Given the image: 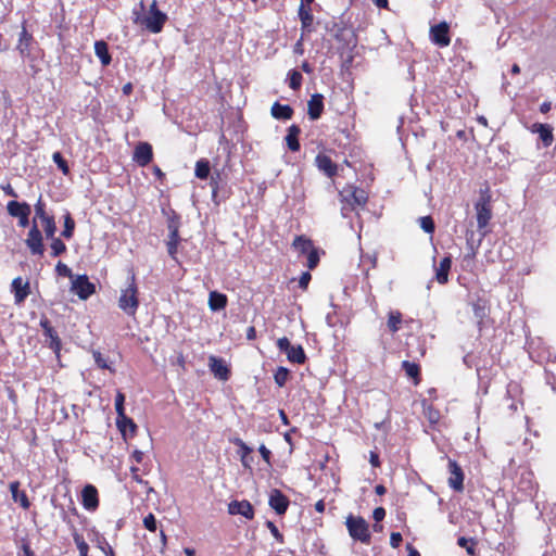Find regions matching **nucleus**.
<instances>
[{"instance_id": "obj_7", "label": "nucleus", "mask_w": 556, "mask_h": 556, "mask_svg": "<svg viewBox=\"0 0 556 556\" xmlns=\"http://www.w3.org/2000/svg\"><path fill=\"white\" fill-rule=\"evenodd\" d=\"M71 292L85 301L96 293V285L90 282L87 275H76L72 279Z\"/></svg>"}, {"instance_id": "obj_36", "label": "nucleus", "mask_w": 556, "mask_h": 556, "mask_svg": "<svg viewBox=\"0 0 556 556\" xmlns=\"http://www.w3.org/2000/svg\"><path fill=\"white\" fill-rule=\"evenodd\" d=\"M63 218H64V228H63L61 235L65 239H71L74 236V231H75V220L68 211H66Z\"/></svg>"}, {"instance_id": "obj_58", "label": "nucleus", "mask_w": 556, "mask_h": 556, "mask_svg": "<svg viewBox=\"0 0 556 556\" xmlns=\"http://www.w3.org/2000/svg\"><path fill=\"white\" fill-rule=\"evenodd\" d=\"M266 527L269 529L270 533L273 534V536L280 543H283V535L280 533V531L278 530L277 526L270 521V520H267L265 522Z\"/></svg>"}, {"instance_id": "obj_27", "label": "nucleus", "mask_w": 556, "mask_h": 556, "mask_svg": "<svg viewBox=\"0 0 556 556\" xmlns=\"http://www.w3.org/2000/svg\"><path fill=\"white\" fill-rule=\"evenodd\" d=\"M232 194L230 186L226 184H222L220 186H216L214 190H212V201L215 205H219L230 198Z\"/></svg>"}, {"instance_id": "obj_39", "label": "nucleus", "mask_w": 556, "mask_h": 556, "mask_svg": "<svg viewBox=\"0 0 556 556\" xmlns=\"http://www.w3.org/2000/svg\"><path fill=\"white\" fill-rule=\"evenodd\" d=\"M72 536L79 551V556H89V545L84 540V536L78 531H73Z\"/></svg>"}, {"instance_id": "obj_53", "label": "nucleus", "mask_w": 556, "mask_h": 556, "mask_svg": "<svg viewBox=\"0 0 556 556\" xmlns=\"http://www.w3.org/2000/svg\"><path fill=\"white\" fill-rule=\"evenodd\" d=\"M506 393L509 397L517 399L521 395L522 388H521L520 383H518L516 381H510L507 384Z\"/></svg>"}, {"instance_id": "obj_55", "label": "nucleus", "mask_w": 556, "mask_h": 556, "mask_svg": "<svg viewBox=\"0 0 556 556\" xmlns=\"http://www.w3.org/2000/svg\"><path fill=\"white\" fill-rule=\"evenodd\" d=\"M55 273L61 277H68L71 280L75 277L72 269L64 263L59 262L55 266Z\"/></svg>"}, {"instance_id": "obj_30", "label": "nucleus", "mask_w": 556, "mask_h": 556, "mask_svg": "<svg viewBox=\"0 0 556 556\" xmlns=\"http://www.w3.org/2000/svg\"><path fill=\"white\" fill-rule=\"evenodd\" d=\"M467 244L469 247V251L463 256V267H472L475 264V258L478 253V247H475L470 241L473 236V231H470V233L467 232Z\"/></svg>"}, {"instance_id": "obj_17", "label": "nucleus", "mask_w": 556, "mask_h": 556, "mask_svg": "<svg viewBox=\"0 0 556 556\" xmlns=\"http://www.w3.org/2000/svg\"><path fill=\"white\" fill-rule=\"evenodd\" d=\"M324 96L314 93L307 102V115L311 121H317L324 113Z\"/></svg>"}, {"instance_id": "obj_47", "label": "nucleus", "mask_w": 556, "mask_h": 556, "mask_svg": "<svg viewBox=\"0 0 556 556\" xmlns=\"http://www.w3.org/2000/svg\"><path fill=\"white\" fill-rule=\"evenodd\" d=\"M402 368L406 371V375L412 379L413 383L417 386V363L404 361Z\"/></svg>"}, {"instance_id": "obj_19", "label": "nucleus", "mask_w": 556, "mask_h": 556, "mask_svg": "<svg viewBox=\"0 0 556 556\" xmlns=\"http://www.w3.org/2000/svg\"><path fill=\"white\" fill-rule=\"evenodd\" d=\"M301 135V128L296 124H292L287 129V135L285 137L286 144L288 149L292 152H298L301 149L299 137Z\"/></svg>"}, {"instance_id": "obj_51", "label": "nucleus", "mask_w": 556, "mask_h": 556, "mask_svg": "<svg viewBox=\"0 0 556 556\" xmlns=\"http://www.w3.org/2000/svg\"><path fill=\"white\" fill-rule=\"evenodd\" d=\"M125 400H126L125 394L122 391L118 390L117 393H116V396H115V404H114L117 417L126 415V413H125Z\"/></svg>"}, {"instance_id": "obj_16", "label": "nucleus", "mask_w": 556, "mask_h": 556, "mask_svg": "<svg viewBox=\"0 0 556 556\" xmlns=\"http://www.w3.org/2000/svg\"><path fill=\"white\" fill-rule=\"evenodd\" d=\"M116 427L124 440L135 437L138 431L137 424L127 415H123L116 418Z\"/></svg>"}, {"instance_id": "obj_57", "label": "nucleus", "mask_w": 556, "mask_h": 556, "mask_svg": "<svg viewBox=\"0 0 556 556\" xmlns=\"http://www.w3.org/2000/svg\"><path fill=\"white\" fill-rule=\"evenodd\" d=\"M93 358L97 364V366L101 369H109L110 371H114L113 368L108 364L106 359L102 356V354L99 351H93Z\"/></svg>"}, {"instance_id": "obj_44", "label": "nucleus", "mask_w": 556, "mask_h": 556, "mask_svg": "<svg viewBox=\"0 0 556 556\" xmlns=\"http://www.w3.org/2000/svg\"><path fill=\"white\" fill-rule=\"evenodd\" d=\"M402 324V314L400 312H390L388 318V328L391 332H396Z\"/></svg>"}, {"instance_id": "obj_20", "label": "nucleus", "mask_w": 556, "mask_h": 556, "mask_svg": "<svg viewBox=\"0 0 556 556\" xmlns=\"http://www.w3.org/2000/svg\"><path fill=\"white\" fill-rule=\"evenodd\" d=\"M270 114L278 121H289L292 118L294 110L289 104H281L279 101H276L271 105Z\"/></svg>"}, {"instance_id": "obj_32", "label": "nucleus", "mask_w": 556, "mask_h": 556, "mask_svg": "<svg viewBox=\"0 0 556 556\" xmlns=\"http://www.w3.org/2000/svg\"><path fill=\"white\" fill-rule=\"evenodd\" d=\"M31 40H33V35L27 31V29L25 27V22H24L23 29L20 33L18 45H17V50L20 51V53L22 55H24L26 52H28Z\"/></svg>"}, {"instance_id": "obj_43", "label": "nucleus", "mask_w": 556, "mask_h": 556, "mask_svg": "<svg viewBox=\"0 0 556 556\" xmlns=\"http://www.w3.org/2000/svg\"><path fill=\"white\" fill-rule=\"evenodd\" d=\"M302 80H303V77H302V74L296 71V70H291L289 73H288V81H289V87L293 90H298L301 88L302 86Z\"/></svg>"}, {"instance_id": "obj_62", "label": "nucleus", "mask_w": 556, "mask_h": 556, "mask_svg": "<svg viewBox=\"0 0 556 556\" xmlns=\"http://www.w3.org/2000/svg\"><path fill=\"white\" fill-rule=\"evenodd\" d=\"M292 346L290 340L287 337L279 338L277 341V348L280 352L287 353L289 349Z\"/></svg>"}, {"instance_id": "obj_3", "label": "nucleus", "mask_w": 556, "mask_h": 556, "mask_svg": "<svg viewBox=\"0 0 556 556\" xmlns=\"http://www.w3.org/2000/svg\"><path fill=\"white\" fill-rule=\"evenodd\" d=\"M345 526L350 536L354 541H359L364 544L370 543L371 534L369 531V525L362 516H354L353 514H350L346 517Z\"/></svg>"}, {"instance_id": "obj_18", "label": "nucleus", "mask_w": 556, "mask_h": 556, "mask_svg": "<svg viewBox=\"0 0 556 556\" xmlns=\"http://www.w3.org/2000/svg\"><path fill=\"white\" fill-rule=\"evenodd\" d=\"M315 164L317 168L328 178H332L337 175L338 165L331 160L330 156L324 153H318L315 157Z\"/></svg>"}, {"instance_id": "obj_28", "label": "nucleus", "mask_w": 556, "mask_h": 556, "mask_svg": "<svg viewBox=\"0 0 556 556\" xmlns=\"http://www.w3.org/2000/svg\"><path fill=\"white\" fill-rule=\"evenodd\" d=\"M533 131L539 134L544 147H549L553 143V128L548 124H534Z\"/></svg>"}, {"instance_id": "obj_59", "label": "nucleus", "mask_w": 556, "mask_h": 556, "mask_svg": "<svg viewBox=\"0 0 556 556\" xmlns=\"http://www.w3.org/2000/svg\"><path fill=\"white\" fill-rule=\"evenodd\" d=\"M35 212H36V216L39 217L41 220H43L45 217L50 216L45 211V203L42 202L41 198H39V200L35 204Z\"/></svg>"}, {"instance_id": "obj_13", "label": "nucleus", "mask_w": 556, "mask_h": 556, "mask_svg": "<svg viewBox=\"0 0 556 556\" xmlns=\"http://www.w3.org/2000/svg\"><path fill=\"white\" fill-rule=\"evenodd\" d=\"M430 38L433 43L443 48L451 43L450 27L447 23L442 22L431 27Z\"/></svg>"}, {"instance_id": "obj_60", "label": "nucleus", "mask_w": 556, "mask_h": 556, "mask_svg": "<svg viewBox=\"0 0 556 556\" xmlns=\"http://www.w3.org/2000/svg\"><path fill=\"white\" fill-rule=\"evenodd\" d=\"M210 177H211L210 186H211L212 190H214V188L216 186H220L222 184H226V181H224L222 179V174L218 170H215L212 175H210Z\"/></svg>"}, {"instance_id": "obj_34", "label": "nucleus", "mask_w": 556, "mask_h": 556, "mask_svg": "<svg viewBox=\"0 0 556 556\" xmlns=\"http://www.w3.org/2000/svg\"><path fill=\"white\" fill-rule=\"evenodd\" d=\"M422 409L426 418L429 420L431 425H435L439 422L441 418V413L438 408L433 407L432 404H428L425 400L422 401Z\"/></svg>"}, {"instance_id": "obj_61", "label": "nucleus", "mask_w": 556, "mask_h": 556, "mask_svg": "<svg viewBox=\"0 0 556 556\" xmlns=\"http://www.w3.org/2000/svg\"><path fill=\"white\" fill-rule=\"evenodd\" d=\"M311 280H312V275L309 274V271H303L299 279V287L302 290H306Z\"/></svg>"}, {"instance_id": "obj_2", "label": "nucleus", "mask_w": 556, "mask_h": 556, "mask_svg": "<svg viewBox=\"0 0 556 556\" xmlns=\"http://www.w3.org/2000/svg\"><path fill=\"white\" fill-rule=\"evenodd\" d=\"M130 283L124 290H122L118 299V307L126 313L128 316H135L139 307V291L136 283V275L131 271L129 277Z\"/></svg>"}, {"instance_id": "obj_35", "label": "nucleus", "mask_w": 556, "mask_h": 556, "mask_svg": "<svg viewBox=\"0 0 556 556\" xmlns=\"http://www.w3.org/2000/svg\"><path fill=\"white\" fill-rule=\"evenodd\" d=\"M457 544L465 548L469 556H477L478 541L475 538L467 539L465 536H459L457 539Z\"/></svg>"}, {"instance_id": "obj_45", "label": "nucleus", "mask_w": 556, "mask_h": 556, "mask_svg": "<svg viewBox=\"0 0 556 556\" xmlns=\"http://www.w3.org/2000/svg\"><path fill=\"white\" fill-rule=\"evenodd\" d=\"M231 443H233L236 446H238V455H240V458H244L248 454L253 453V448L250 447L242 439L240 438H233L230 440Z\"/></svg>"}, {"instance_id": "obj_48", "label": "nucleus", "mask_w": 556, "mask_h": 556, "mask_svg": "<svg viewBox=\"0 0 556 556\" xmlns=\"http://www.w3.org/2000/svg\"><path fill=\"white\" fill-rule=\"evenodd\" d=\"M96 543L98 548H100L105 554V556H115L112 546L108 543L106 539L99 533H97Z\"/></svg>"}, {"instance_id": "obj_63", "label": "nucleus", "mask_w": 556, "mask_h": 556, "mask_svg": "<svg viewBox=\"0 0 556 556\" xmlns=\"http://www.w3.org/2000/svg\"><path fill=\"white\" fill-rule=\"evenodd\" d=\"M40 327L43 331V336L46 334H51V332L53 330H55L52 326H51V323L50 320L46 317V316H42L41 319H40Z\"/></svg>"}, {"instance_id": "obj_31", "label": "nucleus", "mask_w": 556, "mask_h": 556, "mask_svg": "<svg viewBox=\"0 0 556 556\" xmlns=\"http://www.w3.org/2000/svg\"><path fill=\"white\" fill-rule=\"evenodd\" d=\"M292 247L301 254H307L314 247L313 241L305 236H296L292 242Z\"/></svg>"}, {"instance_id": "obj_25", "label": "nucleus", "mask_w": 556, "mask_h": 556, "mask_svg": "<svg viewBox=\"0 0 556 556\" xmlns=\"http://www.w3.org/2000/svg\"><path fill=\"white\" fill-rule=\"evenodd\" d=\"M94 53L99 58L103 66H109L112 62V55L109 50V45L104 40L94 42Z\"/></svg>"}, {"instance_id": "obj_10", "label": "nucleus", "mask_w": 556, "mask_h": 556, "mask_svg": "<svg viewBox=\"0 0 556 556\" xmlns=\"http://www.w3.org/2000/svg\"><path fill=\"white\" fill-rule=\"evenodd\" d=\"M153 160V148L147 141H139L132 153V161L141 167L148 166Z\"/></svg>"}, {"instance_id": "obj_4", "label": "nucleus", "mask_w": 556, "mask_h": 556, "mask_svg": "<svg viewBox=\"0 0 556 556\" xmlns=\"http://www.w3.org/2000/svg\"><path fill=\"white\" fill-rule=\"evenodd\" d=\"M134 14L136 15L134 23L144 25L153 34L161 33L168 20L164 12H148L146 16H141L139 12L134 10Z\"/></svg>"}, {"instance_id": "obj_33", "label": "nucleus", "mask_w": 556, "mask_h": 556, "mask_svg": "<svg viewBox=\"0 0 556 556\" xmlns=\"http://www.w3.org/2000/svg\"><path fill=\"white\" fill-rule=\"evenodd\" d=\"M194 175L199 179H207L211 175V164L207 159H200L195 163Z\"/></svg>"}, {"instance_id": "obj_49", "label": "nucleus", "mask_w": 556, "mask_h": 556, "mask_svg": "<svg viewBox=\"0 0 556 556\" xmlns=\"http://www.w3.org/2000/svg\"><path fill=\"white\" fill-rule=\"evenodd\" d=\"M306 256H307L306 265H307L308 269H311V270L315 269L318 266L319 260H320L319 250L317 248H313L311 251H308Z\"/></svg>"}, {"instance_id": "obj_23", "label": "nucleus", "mask_w": 556, "mask_h": 556, "mask_svg": "<svg viewBox=\"0 0 556 556\" xmlns=\"http://www.w3.org/2000/svg\"><path fill=\"white\" fill-rule=\"evenodd\" d=\"M7 211L12 217H20L25 214L31 213V207L27 202H18L16 200H11L7 204Z\"/></svg>"}, {"instance_id": "obj_50", "label": "nucleus", "mask_w": 556, "mask_h": 556, "mask_svg": "<svg viewBox=\"0 0 556 556\" xmlns=\"http://www.w3.org/2000/svg\"><path fill=\"white\" fill-rule=\"evenodd\" d=\"M180 215L174 210H170V214L167 217V229L168 231L179 230L181 222Z\"/></svg>"}, {"instance_id": "obj_52", "label": "nucleus", "mask_w": 556, "mask_h": 556, "mask_svg": "<svg viewBox=\"0 0 556 556\" xmlns=\"http://www.w3.org/2000/svg\"><path fill=\"white\" fill-rule=\"evenodd\" d=\"M337 28L342 29V31L353 30L352 27H349L348 22L343 20V15L340 17L339 22H331L326 24V30H336Z\"/></svg>"}, {"instance_id": "obj_12", "label": "nucleus", "mask_w": 556, "mask_h": 556, "mask_svg": "<svg viewBox=\"0 0 556 556\" xmlns=\"http://www.w3.org/2000/svg\"><path fill=\"white\" fill-rule=\"evenodd\" d=\"M208 367L215 378L227 381L231 376V370L224 358L217 356L208 357Z\"/></svg>"}, {"instance_id": "obj_37", "label": "nucleus", "mask_w": 556, "mask_h": 556, "mask_svg": "<svg viewBox=\"0 0 556 556\" xmlns=\"http://www.w3.org/2000/svg\"><path fill=\"white\" fill-rule=\"evenodd\" d=\"M45 337L49 339L48 348L53 351V353L55 354V356L58 358H60V352H61V349H62V341H61L56 330H53L51 332V334H46Z\"/></svg>"}, {"instance_id": "obj_9", "label": "nucleus", "mask_w": 556, "mask_h": 556, "mask_svg": "<svg viewBox=\"0 0 556 556\" xmlns=\"http://www.w3.org/2000/svg\"><path fill=\"white\" fill-rule=\"evenodd\" d=\"M80 501L88 511H96L99 508V492L93 484H86L80 492Z\"/></svg>"}, {"instance_id": "obj_54", "label": "nucleus", "mask_w": 556, "mask_h": 556, "mask_svg": "<svg viewBox=\"0 0 556 556\" xmlns=\"http://www.w3.org/2000/svg\"><path fill=\"white\" fill-rule=\"evenodd\" d=\"M420 227L428 233H433L435 229L434 222L431 216H424L419 218Z\"/></svg>"}, {"instance_id": "obj_15", "label": "nucleus", "mask_w": 556, "mask_h": 556, "mask_svg": "<svg viewBox=\"0 0 556 556\" xmlns=\"http://www.w3.org/2000/svg\"><path fill=\"white\" fill-rule=\"evenodd\" d=\"M228 513L230 515H241L249 520L254 518V508L247 500L231 501L228 504Z\"/></svg>"}, {"instance_id": "obj_24", "label": "nucleus", "mask_w": 556, "mask_h": 556, "mask_svg": "<svg viewBox=\"0 0 556 556\" xmlns=\"http://www.w3.org/2000/svg\"><path fill=\"white\" fill-rule=\"evenodd\" d=\"M21 483L18 481H13L10 483V491L12 494V500L15 503H20V505L24 509H28L30 507V502L27 497V494L24 491L20 490Z\"/></svg>"}, {"instance_id": "obj_56", "label": "nucleus", "mask_w": 556, "mask_h": 556, "mask_svg": "<svg viewBox=\"0 0 556 556\" xmlns=\"http://www.w3.org/2000/svg\"><path fill=\"white\" fill-rule=\"evenodd\" d=\"M143 527L151 531V532H155L156 529H157V520L155 518V516L150 513L148 514L144 518H143Z\"/></svg>"}, {"instance_id": "obj_41", "label": "nucleus", "mask_w": 556, "mask_h": 556, "mask_svg": "<svg viewBox=\"0 0 556 556\" xmlns=\"http://www.w3.org/2000/svg\"><path fill=\"white\" fill-rule=\"evenodd\" d=\"M52 160L58 166V168L62 172L63 175L67 176L71 173L70 166L67 164V161L63 157L62 153L60 151H56L52 155Z\"/></svg>"}, {"instance_id": "obj_8", "label": "nucleus", "mask_w": 556, "mask_h": 556, "mask_svg": "<svg viewBox=\"0 0 556 556\" xmlns=\"http://www.w3.org/2000/svg\"><path fill=\"white\" fill-rule=\"evenodd\" d=\"M25 243L33 255H43V238L36 219L33 220V225L28 231V237L25 240Z\"/></svg>"}, {"instance_id": "obj_42", "label": "nucleus", "mask_w": 556, "mask_h": 556, "mask_svg": "<svg viewBox=\"0 0 556 556\" xmlns=\"http://www.w3.org/2000/svg\"><path fill=\"white\" fill-rule=\"evenodd\" d=\"M43 224V230L46 233V237L48 239L55 238V231H56V224L53 216L45 217L43 220H41Z\"/></svg>"}, {"instance_id": "obj_1", "label": "nucleus", "mask_w": 556, "mask_h": 556, "mask_svg": "<svg viewBox=\"0 0 556 556\" xmlns=\"http://www.w3.org/2000/svg\"><path fill=\"white\" fill-rule=\"evenodd\" d=\"M477 219L478 231L480 232L481 240L489 233V225L493 217V205H492V194L489 186H485L484 189H480L479 198L473 204Z\"/></svg>"}, {"instance_id": "obj_38", "label": "nucleus", "mask_w": 556, "mask_h": 556, "mask_svg": "<svg viewBox=\"0 0 556 556\" xmlns=\"http://www.w3.org/2000/svg\"><path fill=\"white\" fill-rule=\"evenodd\" d=\"M290 378V370L287 367L279 366L274 375L275 383L282 388Z\"/></svg>"}, {"instance_id": "obj_29", "label": "nucleus", "mask_w": 556, "mask_h": 556, "mask_svg": "<svg viewBox=\"0 0 556 556\" xmlns=\"http://www.w3.org/2000/svg\"><path fill=\"white\" fill-rule=\"evenodd\" d=\"M287 358L289 362L302 365L306 361V354L302 345H292L289 351H287Z\"/></svg>"}, {"instance_id": "obj_5", "label": "nucleus", "mask_w": 556, "mask_h": 556, "mask_svg": "<svg viewBox=\"0 0 556 556\" xmlns=\"http://www.w3.org/2000/svg\"><path fill=\"white\" fill-rule=\"evenodd\" d=\"M334 40L338 42L337 51L341 58H344L346 52H353L357 46V35L354 30L342 31L337 28L336 30H328Z\"/></svg>"}, {"instance_id": "obj_14", "label": "nucleus", "mask_w": 556, "mask_h": 556, "mask_svg": "<svg viewBox=\"0 0 556 556\" xmlns=\"http://www.w3.org/2000/svg\"><path fill=\"white\" fill-rule=\"evenodd\" d=\"M11 292L14 294V303L21 305L30 294V285L28 281L23 282L22 277H16L11 283Z\"/></svg>"}, {"instance_id": "obj_6", "label": "nucleus", "mask_w": 556, "mask_h": 556, "mask_svg": "<svg viewBox=\"0 0 556 556\" xmlns=\"http://www.w3.org/2000/svg\"><path fill=\"white\" fill-rule=\"evenodd\" d=\"M447 484L456 493H463L465 490V472L462 466L452 458H447Z\"/></svg>"}, {"instance_id": "obj_11", "label": "nucleus", "mask_w": 556, "mask_h": 556, "mask_svg": "<svg viewBox=\"0 0 556 556\" xmlns=\"http://www.w3.org/2000/svg\"><path fill=\"white\" fill-rule=\"evenodd\" d=\"M268 505L278 516H282L287 513L290 501L282 491L279 489H273L269 493Z\"/></svg>"}, {"instance_id": "obj_22", "label": "nucleus", "mask_w": 556, "mask_h": 556, "mask_svg": "<svg viewBox=\"0 0 556 556\" xmlns=\"http://www.w3.org/2000/svg\"><path fill=\"white\" fill-rule=\"evenodd\" d=\"M298 14L301 21L302 31L311 33L314 20L311 8L307 7L305 3L301 2Z\"/></svg>"}, {"instance_id": "obj_46", "label": "nucleus", "mask_w": 556, "mask_h": 556, "mask_svg": "<svg viewBox=\"0 0 556 556\" xmlns=\"http://www.w3.org/2000/svg\"><path fill=\"white\" fill-rule=\"evenodd\" d=\"M51 240V256L56 257L66 252L67 248L60 238H53Z\"/></svg>"}, {"instance_id": "obj_26", "label": "nucleus", "mask_w": 556, "mask_h": 556, "mask_svg": "<svg viewBox=\"0 0 556 556\" xmlns=\"http://www.w3.org/2000/svg\"><path fill=\"white\" fill-rule=\"evenodd\" d=\"M451 266L452 260L450 256H445L440 261L439 267L435 271V279L440 285H445L448 281Z\"/></svg>"}, {"instance_id": "obj_64", "label": "nucleus", "mask_w": 556, "mask_h": 556, "mask_svg": "<svg viewBox=\"0 0 556 556\" xmlns=\"http://www.w3.org/2000/svg\"><path fill=\"white\" fill-rule=\"evenodd\" d=\"M180 242L166 241L167 253L173 260H177L178 245Z\"/></svg>"}, {"instance_id": "obj_40", "label": "nucleus", "mask_w": 556, "mask_h": 556, "mask_svg": "<svg viewBox=\"0 0 556 556\" xmlns=\"http://www.w3.org/2000/svg\"><path fill=\"white\" fill-rule=\"evenodd\" d=\"M349 202L352 205L363 206L367 202V194L363 189L354 188L351 192V200Z\"/></svg>"}, {"instance_id": "obj_21", "label": "nucleus", "mask_w": 556, "mask_h": 556, "mask_svg": "<svg viewBox=\"0 0 556 556\" xmlns=\"http://www.w3.org/2000/svg\"><path fill=\"white\" fill-rule=\"evenodd\" d=\"M228 298L218 291H211L208 294V307L212 312H219L226 308Z\"/></svg>"}]
</instances>
